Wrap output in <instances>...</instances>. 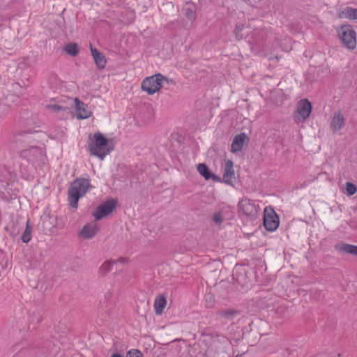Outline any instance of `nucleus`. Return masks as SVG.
<instances>
[{"mask_svg": "<svg viewBox=\"0 0 357 357\" xmlns=\"http://www.w3.org/2000/svg\"><path fill=\"white\" fill-rule=\"evenodd\" d=\"M87 149L91 155L97 156L102 160L113 150L104 135L100 132H96L93 137L89 136Z\"/></svg>", "mask_w": 357, "mask_h": 357, "instance_id": "obj_1", "label": "nucleus"}, {"mask_svg": "<svg viewBox=\"0 0 357 357\" xmlns=\"http://www.w3.org/2000/svg\"><path fill=\"white\" fill-rule=\"evenodd\" d=\"M91 187L90 181L86 178H79L75 179L68 189V201L69 205L77 208L79 198L84 197Z\"/></svg>", "mask_w": 357, "mask_h": 357, "instance_id": "obj_2", "label": "nucleus"}, {"mask_svg": "<svg viewBox=\"0 0 357 357\" xmlns=\"http://www.w3.org/2000/svg\"><path fill=\"white\" fill-rule=\"evenodd\" d=\"M172 83V80H169L166 77L160 73L155 74L151 77L145 78L142 82V89L146 91L149 95L155 93L165 86V84Z\"/></svg>", "mask_w": 357, "mask_h": 357, "instance_id": "obj_3", "label": "nucleus"}, {"mask_svg": "<svg viewBox=\"0 0 357 357\" xmlns=\"http://www.w3.org/2000/svg\"><path fill=\"white\" fill-rule=\"evenodd\" d=\"M340 38L344 45L350 50L355 48L356 45V33L351 25H343L337 29Z\"/></svg>", "mask_w": 357, "mask_h": 357, "instance_id": "obj_4", "label": "nucleus"}, {"mask_svg": "<svg viewBox=\"0 0 357 357\" xmlns=\"http://www.w3.org/2000/svg\"><path fill=\"white\" fill-rule=\"evenodd\" d=\"M263 222L264 227L269 231H274L278 229L280 224L279 217L271 206L265 208Z\"/></svg>", "mask_w": 357, "mask_h": 357, "instance_id": "obj_5", "label": "nucleus"}, {"mask_svg": "<svg viewBox=\"0 0 357 357\" xmlns=\"http://www.w3.org/2000/svg\"><path fill=\"white\" fill-rule=\"evenodd\" d=\"M116 204V199H111L99 205L92 213L95 220L98 221L107 216L115 208Z\"/></svg>", "mask_w": 357, "mask_h": 357, "instance_id": "obj_6", "label": "nucleus"}, {"mask_svg": "<svg viewBox=\"0 0 357 357\" xmlns=\"http://www.w3.org/2000/svg\"><path fill=\"white\" fill-rule=\"evenodd\" d=\"M239 208L246 216L255 217L257 215L258 208L255 202L250 199H243L239 203Z\"/></svg>", "mask_w": 357, "mask_h": 357, "instance_id": "obj_7", "label": "nucleus"}, {"mask_svg": "<svg viewBox=\"0 0 357 357\" xmlns=\"http://www.w3.org/2000/svg\"><path fill=\"white\" fill-rule=\"evenodd\" d=\"M297 111L301 116L302 121L309 117L312 112V105L307 99L301 100L297 106Z\"/></svg>", "mask_w": 357, "mask_h": 357, "instance_id": "obj_8", "label": "nucleus"}, {"mask_svg": "<svg viewBox=\"0 0 357 357\" xmlns=\"http://www.w3.org/2000/svg\"><path fill=\"white\" fill-rule=\"evenodd\" d=\"M75 109L77 112V119H85L91 116V112L89 110L87 105L80 101L77 98H75Z\"/></svg>", "mask_w": 357, "mask_h": 357, "instance_id": "obj_9", "label": "nucleus"}, {"mask_svg": "<svg viewBox=\"0 0 357 357\" xmlns=\"http://www.w3.org/2000/svg\"><path fill=\"white\" fill-rule=\"evenodd\" d=\"M344 123L345 119L341 112H335L331 121V128L335 133L344 126Z\"/></svg>", "mask_w": 357, "mask_h": 357, "instance_id": "obj_10", "label": "nucleus"}, {"mask_svg": "<svg viewBox=\"0 0 357 357\" xmlns=\"http://www.w3.org/2000/svg\"><path fill=\"white\" fill-rule=\"evenodd\" d=\"M235 178L234 163L231 160L226 161L223 169V179L227 184H231Z\"/></svg>", "mask_w": 357, "mask_h": 357, "instance_id": "obj_11", "label": "nucleus"}, {"mask_svg": "<svg viewBox=\"0 0 357 357\" xmlns=\"http://www.w3.org/2000/svg\"><path fill=\"white\" fill-rule=\"evenodd\" d=\"M91 52L98 68L100 69L104 68L107 63V59L105 55L102 52L98 51L96 48L93 47L91 45Z\"/></svg>", "mask_w": 357, "mask_h": 357, "instance_id": "obj_12", "label": "nucleus"}, {"mask_svg": "<svg viewBox=\"0 0 357 357\" xmlns=\"http://www.w3.org/2000/svg\"><path fill=\"white\" fill-rule=\"evenodd\" d=\"M246 138L247 136L243 132L236 135L231 143V151L232 153H236L238 151H241L243 149Z\"/></svg>", "mask_w": 357, "mask_h": 357, "instance_id": "obj_13", "label": "nucleus"}, {"mask_svg": "<svg viewBox=\"0 0 357 357\" xmlns=\"http://www.w3.org/2000/svg\"><path fill=\"white\" fill-rule=\"evenodd\" d=\"M98 231V228L95 224H88L84 226L79 232V236L88 239L93 237Z\"/></svg>", "mask_w": 357, "mask_h": 357, "instance_id": "obj_14", "label": "nucleus"}, {"mask_svg": "<svg viewBox=\"0 0 357 357\" xmlns=\"http://www.w3.org/2000/svg\"><path fill=\"white\" fill-rule=\"evenodd\" d=\"M335 249L339 252L348 253L357 256V245L348 243H337L335 245Z\"/></svg>", "mask_w": 357, "mask_h": 357, "instance_id": "obj_15", "label": "nucleus"}, {"mask_svg": "<svg viewBox=\"0 0 357 357\" xmlns=\"http://www.w3.org/2000/svg\"><path fill=\"white\" fill-rule=\"evenodd\" d=\"M198 172L206 179L208 180L212 178L215 181H218L220 179L218 176L211 173L208 167L204 163H200L197 165Z\"/></svg>", "mask_w": 357, "mask_h": 357, "instance_id": "obj_16", "label": "nucleus"}, {"mask_svg": "<svg viewBox=\"0 0 357 357\" xmlns=\"http://www.w3.org/2000/svg\"><path fill=\"white\" fill-rule=\"evenodd\" d=\"M167 305V300L164 296H158L154 302L155 312L157 315H160Z\"/></svg>", "mask_w": 357, "mask_h": 357, "instance_id": "obj_17", "label": "nucleus"}, {"mask_svg": "<svg viewBox=\"0 0 357 357\" xmlns=\"http://www.w3.org/2000/svg\"><path fill=\"white\" fill-rule=\"evenodd\" d=\"M46 109H47L50 112L54 114H59V117H63L64 116L65 112L67 110V107H63L59 104H48L45 106Z\"/></svg>", "mask_w": 357, "mask_h": 357, "instance_id": "obj_18", "label": "nucleus"}, {"mask_svg": "<svg viewBox=\"0 0 357 357\" xmlns=\"http://www.w3.org/2000/svg\"><path fill=\"white\" fill-rule=\"evenodd\" d=\"M117 261L126 263L128 261L126 259L119 258L117 261H106L100 267V271L103 273H107L111 271L112 266Z\"/></svg>", "mask_w": 357, "mask_h": 357, "instance_id": "obj_19", "label": "nucleus"}, {"mask_svg": "<svg viewBox=\"0 0 357 357\" xmlns=\"http://www.w3.org/2000/svg\"><path fill=\"white\" fill-rule=\"evenodd\" d=\"M219 314L227 319H232L234 317L238 314V312L234 309H226L221 310L219 312Z\"/></svg>", "mask_w": 357, "mask_h": 357, "instance_id": "obj_20", "label": "nucleus"}, {"mask_svg": "<svg viewBox=\"0 0 357 357\" xmlns=\"http://www.w3.org/2000/svg\"><path fill=\"white\" fill-rule=\"evenodd\" d=\"M345 17L350 20H357V8L347 7L342 12Z\"/></svg>", "mask_w": 357, "mask_h": 357, "instance_id": "obj_21", "label": "nucleus"}, {"mask_svg": "<svg viewBox=\"0 0 357 357\" xmlns=\"http://www.w3.org/2000/svg\"><path fill=\"white\" fill-rule=\"evenodd\" d=\"M31 229L32 227L29 225V221L27 222L26 229L24 231V233L22 235V241L23 243H29L31 239Z\"/></svg>", "mask_w": 357, "mask_h": 357, "instance_id": "obj_22", "label": "nucleus"}, {"mask_svg": "<svg viewBox=\"0 0 357 357\" xmlns=\"http://www.w3.org/2000/svg\"><path fill=\"white\" fill-rule=\"evenodd\" d=\"M185 15L190 20H193L196 17L195 7L192 5L187 6L183 8Z\"/></svg>", "mask_w": 357, "mask_h": 357, "instance_id": "obj_23", "label": "nucleus"}, {"mask_svg": "<svg viewBox=\"0 0 357 357\" xmlns=\"http://www.w3.org/2000/svg\"><path fill=\"white\" fill-rule=\"evenodd\" d=\"M65 51L70 55L75 56L79 52V49L75 43H69L65 47Z\"/></svg>", "mask_w": 357, "mask_h": 357, "instance_id": "obj_24", "label": "nucleus"}, {"mask_svg": "<svg viewBox=\"0 0 357 357\" xmlns=\"http://www.w3.org/2000/svg\"><path fill=\"white\" fill-rule=\"evenodd\" d=\"M244 29V25L242 23H237L234 29V34L237 40H241L243 38V36L241 33L242 30Z\"/></svg>", "mask_w": 357, "mask_h": 357, "instance_id": "obj_25", "label": "nucleus"}, {"mask_svg": "<svg viewBox=\"0 0 357 357\" xmlns=\"http://www.w3.org/2000/svg\"><path fill=\"white\" fill-rule=\"evenodd\" d=\"M212 219L216 225H220L223 222L225 218L222 213L221 211H218L213 215Z\"/></svg>", "mask_w": 357, "mask_h": 357, "instance_id": "obj_26", "label": "nucleus"}, {"mask_svg": "<svg viewBox=\"0 0 357 357\" xmlns=\"http://www.w3.org/2000/svg\"><path fill=\"white\" fill-rule=\"evenodd\" d=\"M346 189L349 195H354L357 191V188L355 185L351 183L347 182L346 183Z\"/></svg>", "mask_w": 357, "mask_h": 357, "instance_id": "obj_27", "label": "nucleus"}, {"mask_svg": "<svg viewBox=\"0 0 357 357\" xmlns=\"http://www.w3.org/2000/svg\"><path fill=\"white\" fill-rule=\"evenodd\" d=\"M142 353L138 349H131L128 351L126 357H142Z\"/></svg>", "mask_w": 357, "mask_h": 357, "instance_id": "obj_28", "label": "nucleus"}, {"mask_svg": "<svg viewBox=\"0 0 357 357\" xmlns=\"http://www.w3.org/2000/svg\"><path fill=\"white\" fill-rule=\"evenodd\" d=\"M212 296L211 295H208L206 296V301L208 303L206 305H207V307H211L213 306V303L212 302Z\"/></svg>", "mask_w": 357, "mask_h": 357, "instance_id": "obj_29", "label": "nucleus"}, {"mask_svg": "<svg viewBox=\"0 0 357 357\" xmlns=\"http://www.w3.org/2000/svg\"><path fill=\"white\" fill-rule=\"evenodd\" d=\"M111 357H123V356L119 354H114L112 355Z\"/></svg>", "mask_w": 357, "mask_h": 357, "instance_id": "obj_30", "label": "nucleus"}, {"mask_svg": "<svg viewBox=\"0 0 357 357\" xmlns=\"http://www.w3.org/2000/svg\"><path fill=\"white\" fill-rule=\"evenodd\" d=\"M31 150L36 151H39V149L37 147H36V146H32L31 147Z\"/></svg>", "mask_w": 357, "mask_h": 357, "instance_id": "obj_31", "label": "nucleus"}, {"mask_svg": "<svg viewBox=\"0 0 357 357\" xmlns=\"http://www.w3.org/2000/svg\"><path fill=\"white\" fill-rule=\"evenodd\" d=\"M26 150H23L22 151V155H26Z\"/></svg>", "mask_w": 357, "mask_h": 357, "instance_id": "obj_32", "label": "nucleus"}, {"mask_svg": "<svg viewBox=\"0 0 357 357\" xmlns=\"http://www.w3.org/2000/svg\"><path fill=\"white\" fill-rule=\"evenodd\" d=\"M19 140H20V139H17V138H16V139H15V142H18V141H19Z\"/></svg>", "mask_w": 357, "mask_h": 357, "instance_id": "obj_33", "label": "nucleus"}]
</instances>
